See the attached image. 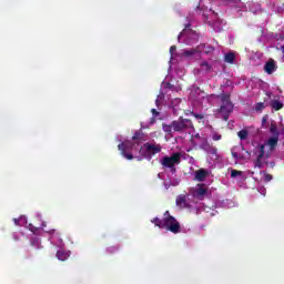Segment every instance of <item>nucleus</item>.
Listing matches in <instances>:
<instances>
[{"mask_svg": "<svg viewBox=\"0 0 284 284\" xmlns=\"http://www.w3.org/2000/svg\"><path fill=\"white\" fill-rule=\"evenodd\" d=\"M190 143L193 150H203L204 152H206V154H211L212 156L216 155V152H219L216 146L210 143L207 136H204L200 133L192 135L190 139Z\"/></svg>", "mask_w": 284, "mask_h": 284, "instance_id": "obj_1", "label": "nucleus"}, {"mask_svg": "<svg viewBox=\"0 0 284 284\" xmlns=\"http://www.w3.org/2000/svg\"><path fill=\"white\" fill-rule=\"evenodd\" d=\"M161 144L146 142L139 150V154L141 158H138V161H143V159L152 161V156L161 153Z\"/></svg>", "mask_w": 284, "mask_h": 284, "instance_id": "obj_2", "label": "nucleus"}, {"mask_svg": "<svg viewBox=\"0 0 284 284\" xmlns=\"http://www.w3.org/2000/svg\"><path fill=\"white\" fill-rule=\"evenodd\" d=\"M163 230H168V232H172V234H180L181 232V223L176 217L170 214V211L164 212Z\"/></svg>", "mask_w": 284, "mask_h": 284, "instance_id": "obj_3", "label": "nucleus"}, {"mask_svg": "<svg viewBox=\"0 0 284 284\" xmlns=\"http://www.w3.org/2000/svg\"><path fill=\"white\" fill-rule=\"evenodd\" d=\"M173 132H178L179 134H183L185 132H190V130H194V123L190 119H185L180 116L178 120L172 121Z\"/></svg>", "mask_w": 284, "mask_h": 284, "instance_id": "obj_4", "label": "nucleus"}, {"mask_svg": "<svg viewBox=\"0 0 284 284\" xmlns=\"http://www.w3.org/2000/svg\"><path fill=\"white\" fill-rule=\"evenodd\" d=\"M181 164V154L179 152L173 153L171 156H164L162 159V165L169 168L171 172H176V166Z\"/></svg>", "mask_w": 284, "mask_h": 284, "instance_id": "obj_5", "label": "nucleus"}, {"mask_svg": "<svg viewBox=\"0 0 284 284\" xmlns=\"http://www.w3.org/2000/svg\"><path fill=\"white\" fill-rule=\"evenodd\" d=\"M133 148H134V143L132 142H121L118 145V149L121 152L122 156H124V159H128V161H132V159H134V155L132 153H128Z\"/></svg>", "mask_w": 284, "mask_h": 284, "instance_id": "obj_6", "label": "nucleus"}, {"mask_svg": "<svg viewBox=\"0 0 284 284\" xmlns=\"http://www.w3.org/2000/svg\"><path fill=\"white\" fill-rule=\"evenodd\" d=\"M187 28H190V24L186 26L185 29L179 34V41H181L183 37H186V39L191 41V43H196V41H199V33Z\"/></svg>", "mask_w": 284, "mask_h": 284, "instance_id": "obj_7", "label": "nucleus"}, {"mask_svg": "<svg viewBox=\"0 0 284 284\" xmlns=\"http://www.w3.org/2000/svg\"><path fill=\"white\" fill-rule=\"evenodd\" d=\"M219 112H221V114H223L224 121H227V119H230V114H232V112H234V104L222 103Z\"/></svg>", "mask_w": 284, "mask_h": 284, "instance_id": "obj_8", "label": "nucleus"}, {"mask_svg": "<svg viewBox=\"0 0 284 284\" xmlns=\"http://www.w3.org/2000/svg\"><path fill=\"white\" fill-rule=\"evenodd\" d=\"M257 158L255 160V168L263 169V159H265V144H260L258 151L255 153Z\"/></svg>", "mask_w": 284, "mask_h": 284, "instance_id": "obj_9", "label": "nucleus"}, {"mask_svg": "<svg viewBox=\"0 0 284 284\" xmlns=\"http://www.w3.org/2000/svg\"><path fill=\"white\" fill-rule=\"evenodd\" d=\"M206 194L207 187H205V184H197V189L193 191L194 199H197L199 201H203Z\"/></svg>", "mask_w": 284, "mask_h": 284, "instance_id": "obj_10", "label": "nucleus"}, {"mask_svg": "<svg viewBox=\"0 0 284 284\" xmlns=\"http://www.w3.org/2000/svg\"><path fill=\"white\" fill-rule=\"evenodd\" d=\"M276 70H278V65H276V61L274 59H270L264 64V72H266V74H274Z\"/></svg>", "mask_w": 284, "mask_h": 284, "instance_id": "obj_11", "label": "nucleus"}, {"mask_svg": "<svg viewBox=\"0 0 284 284\" xmlns=\"http://www.w3.org/2000/svg\"><path fill=\"white\" fill-rule=\"evenodd\" d=\"M278 99H281V97L275 95L273 100H271V108L273 110H275V112H278V110H283L284 104L283 102L278 101Z\"/></svg>", "mask_w": 284, "mask_h": 284, "instance_id": "obj_12", "label": "nucleus"}, {"mask_svg": "<svg viewBox=\"0 0 284 284\" xmlns=\"http://www.w3.org/2000/svg\"><path fill=\"white\" fill-rule=\"evenodd\" d=\"M207 176H210V172H207L205 169L195 171V181L203 182L205 179H207Z\"/></svg>", "mask_w": 284, "mask_h": 284, "instance_id": "obj_13", "label": "nucleus"}, {"mask_svg": "<svg viewBox=\"0 0 284 284\" xmlns=\"http://www.w3.org/2000/svg\"><path fill=\"white\" fill-rule=\"evenodd\" d=\"M175 202L179 207H190L187 204V196L185 195H179Z\"/></svg>", "mask_w": 284, "mask_h": 284, "instance_id": "obj_14", "label": "nucleus"}, {"mask_svg": "<svg viewBox=\"0 0 284 284\" xmlns=\"http://www.w3.org/2000/svg\"><path fill=\"white\" fill-rule=\"evenodd\" d=\"M132 141H134L136 145H140L143 141V132L136 131L132 136Z\"/></svg>", "mask_w": 284, "mask_h": 284, "instance_id": "obj_15", "label": "nucleus"}, {"mask_svg": "<svg viewBox=\"0 0 284 284\" xmlns=\"http://www.w3.org/2000/svg\"><path fill=\"white\" fill-rule=\"evenodd\" d=\"M267 144L270 145L271 150H274L276 145H278V135H274L267 140Z\"/></svg>", "mask_w": 284, "mask_h": 284, "instance_id": "obj_16", "label": "nucleus"}, {"mask_svg": "<svg viewBox=\"0 0 284 284\" xmlns=\"http://www.w3.org/2000/svg\"><path fill=\"white\" fill-rule=\"evenodd\" d=\"M69 257H70V255L63 250H60L57 252L58 261H68Z\"/></svg>", "mask_w": 284, "mask_h": 284, "instance_id": "obj_17", "label": "nucleus"}, {"mask_svg": "<svg viewBox=\"0 0 284 284\" xmlns=\"http://www.w3.org/2000/svg\"><path fill=\"white\" fill-rule=\"evenodd\" d=\"M235 59H236V54H234V52H229L224 55L225 63H234Z\"/></svg>", "mask_w": 284, "mask_h": 284, "instance_id": "obj_18", "label": "nucleus"}, {"mask_svg": "<svg viewBox=\"0 0 284 284\" xmlns=\"http://www.w3.org/2000/svg\"><path fill=\"white\" fill-rule=\"evenodd\" d=\"M200 48L204 51V54H212L214 52V47L210 44H201Z\"/></svg>", "mask_w": 284, "mask_h": 284, "instance_id": "obj_19", "label": "nucleus"}, {"mask_svg": "<svg viewBox=\"0 0 284 284\" xmlns=\"http://www.w3.org/2000/svg\"><path fill=\"white\" fill-rule=\"evenodd\" d=\"M162 130L166 132V134H172L174 132V126L171 124H162Z\"/></svg>", "mask_w": 284, "mask_h": 284, "instance_id": "obj_20", "label": "nucleus"}, {"mask_svg": "<svg viewBox=\"0 0 284 284\" xmlns=\"http://www.w3.org/2000/svg\"><path fill=\"white\" fill-rule=\"evenodd\" d=\"M248 135L250 132H247V130H241L237 132V136L239 139H241V141H245V139H247Z\"/></svg>", "mask_w": 284, "mask_h": 284, "instance_id": "obj_21", "label": "nucleus"}, {"mask_svg": "<svg viewBox=\"0 0 284 284\" xmlns=\"http://www.w3.org/2000/svg\"><path fill=\"white\" fill-rule=\"evenodd\" d=\"M151 223H154L155 227H160V230H163V219L155 217L151 220Z\"/></svg>", "mask_w": 284, "mask_h": 284, "instance_id": "obj_22", "label": "nucleus"}, {"mask_svg": "<svg viewBox=\"0 0 284 284\" xmlns=\"http://www.w3.org/2000/svg\"><path fill=\"white\" fill-rule=\"evenodd\" d=\"M200 68H202V70H204L205 72H210L212 70V65H210V63H207V61L201 62Z\"/></svg>", "mask_w": 284, "mask_h": 284, "instance_id": "obj_23", "label": "nucleus"}, {"mask_svg": "<svg viewBox=\"0 0 284 284\" xmlns=\"http://www.w3.org/2000/svg\"><path fill=\"white\" fill-rule=\"evenodd\" d=\"M236 176H243V172L233 169V170L231 171V179H236Z\"/></svg>", "mask_w": 284, "mask_h": 284, "instance_id": "obj_24", "label": "nucleus"}, {"mask_svg": "<svg viewBox=\"0 0 284 284\" xmlns=\"http://www.w3.org/2000/svg\"><path fill=\"white\" fill-rule=\"evenodd\" d=\"M194 54H196V49H190L183 52L184 57H194Z\"/></svg>", "mask_w": 284, "mask_h": 284, "instance_id": "obj_25", "label": "nucleus"}, {"mask_svg": "<svg viewBox=\"0 0 284 284\" xmlns=\"http://www.w3.org/2000/svg\"><path fill=\"white\" fill-rule=\"evenodd\" d=\"M262 110H265V103L258 102L255 104V111L256 112H262Z\"/></svg>", "mask_w": 284, "mask_h": 284, "instance_id": "obj_26", "label": "nucleus"}, {"mask_svg": "<svg viewBox=\"0 0 284 284\" xmlns=\"http://www.w3.org/2000/svg\"><path fill=\"white\" fill-rule=\"evenodd\" d=\"M270 132L275 136H278V129L276 128V124L274 123L271 124Z\"/></svg>", "mask_w": 284, "mask_h": 284, "instance_id": "obj_27", "label": "nucleus"}, {"mask_svg": "<svg viewBox=\"0 0 284 284\" xmlns=\"http://www.w3.org/2000/svg\"><path fill=\"white\" fill-rule=\"evenodd\" d=\"M221 101L222 103H232V101L230 100V94H222Z\"/></svg>", "mask_w": 284, "mask_h": 284, "instance_id": "obj_28", "label": "nucleus"}, {"mask_svg": "<svg viewBox=\"0 0 284 284\" xmlns=\"http://www.w3.org/2000/svg\"><path fill=\"white\" fill-rule=\"evenodd\" d=\"M192 116H194L195 119L203 121V119H205V116L203 114H197L195 112H191Z\"/></svg>", "mask_w": 284, "mask_h": 284, "instance_id": "obj_29", "label": "nucleus"}, {"mask_svg": "<svg viewBox=\"0 0 284 284\" xmlns=\"http://www.w3.org/2000/svg\"><path fill=\"white\" fill-rule=\"evenodd\" d=\"M212 139H213L214 141H221V140L223 139V136H222L221 134L214 132V133L212 134Z\"/></svg>", "mask_w": 284, "mask_h": 284, "instance_id": "obj_30", "label": "nucleus"}, {"mask_svg": "<svg viewBox=\"0 0 284 284\" xmlns=\"http://www.w3.org/2000/svg\"><path fill=\"white\" fill-rule=\"evenodd\" d=\"M169 90H171V92H179V89L176 88V85H174L170 82H169Z\"/></svg>", "mask_w": 284, "mask_h": 284, "instance_id": "obj_31", "label": "nucleus"}, {"mask_svg": "<svg viewBox=\"0 0 284 284\" xmlns=\"http://www.w3.org/2000/svg\"><path fill=\"white\" fill-rule=\"evenodd\" d=\"M175 50H176V45H172V47L170 48L171 57H172V54H174Z\"/></svg>", "mask_w": 284, "mask_h": 284, "instance_id": "obj_32", "label": "nucleus"}, {"mask_svg": "<svg viewBox=\"0 0 284 284\" xmlns=\"http://www.w3.org/2000/svg\"><path fill=\"white\" fill-rule=\"evenodd\" d=\"M265 123H267V115L262 118V125H265Z\"/></svg>", "mask_w": 284, "mask_h": 284, "instance_id": "obj_33", "label": "nucleus"}, {"mask_svg": "<svg viewBox=\"0 0 284 284\" xmlns=\"http://www.w3.org/2000/svg\"><path fill=\"white\" fill-rule=\"evenodd\" d=\"M151 112L154 114V116H159V111H156V109H152Z\"/></svg>", "mask_w": 284, "mask_h": 284, "instance_id": "obj_34", "label": "nucleus"}, {"mask_svg": "<svg viewBox=\"0 0 284 284\" xmlns=\"http://www.w3.org/2000/svg\"><path fill=\"white\" fill-rule=\"evenodd\" d=\"M266 181H272V175L267 174L266 175Z\"/></svg>", "mask_w": 284, "mask_h": 284, "instance_id": "obj_35", "label": "nucleus"}, {"mask_svg": "<svg viewBox=\"0 0 284 284\" xmlns=\"http://www.w3.org/2000/svg\"><path fill=\"white\" fill-rule=\"evenodd\" d=\"M266 97H267L268 99H272V93L267 92V93H266Z\"/></svg>", "mask_w": 284, "mask_h": 284, "instance_id": "obj_36", "label": "nucleus"}, {"mask_svg": "<svg viewBox=\"0 0 284 284\" xmlns=\"http://www.w3.org/2000/svg\"><path fill=\"white\" fill-rule=\"evenodd\" d=\"M232 155L234 156V159H239V155L236 153H232Z\"/></svg>", "mask_w": 284, "mask_h": 284, "instance_id": "obj_37", "label": "nucleus"}, {"mask_svg": "<svg viewBox=\"0 0 284 284\" xmlns=\"http://www.w3.org/2000/svg\"><path fill=\"white\" fill-rule=\"evenodd\" d=\"M191 112H194V111H185V114L187 115V114H192Z\"/></svg>", "mask_w": 284, "mask_h": 284, "instance_id": "obj_38", "label": "nucleus"}, {"mask_svg": "<svg viewBox=\"0 0 284 284\" xmlns=\"http://www.w3.org/2000/svg\"><path fill=\"white\" fill-rule=\"evenodd\" d=\"M281 134L284 136V126L281 130Z\"/></svg>", "mask_w": 284, "mask_h": 284, "instance_id": "obj_39", "label": "nucleus"}, {"mask_svg": "<svg viewBox=\"0 0 284 284\" xmlns=\"http://www.w3.org/2000/svg\"><path fill=\"white\" fill-rule=\"evenodd\" d=\"M16 225H19V220L14 219Z\"/></svg>", "mask_w": 284, "mask_h": 284, "instance_id": "obj_40", "label": "nucleus"}, {"mask_svg": "<svg viewBox=\"0 0 284 284\" xmlns=\"http://www.w3.org/2000/svg\"><path fill=\"white\" fill-rule=\"evenodd\" d=\"M49 234H54V230L48 231Z\"/></svg>", "mask_w": 284, "mask_h": 284, "instance_id": "obj_41", "label": "nucleus"}, {"mask_svg": "<svg viewBox=\"0 0 284 284\" xmlns=\"http://www.w3.org/2000/svg\"><path fill=\"white\" fill-rule=\"evenodd\" d=\"M246 154H247L248 156H251V153H250V151H246Z\"/></svg>", "mask_w": 284, "mask_h": 284, "instance_id": "obj_42", "label": "nucleus"}]
</instances>
